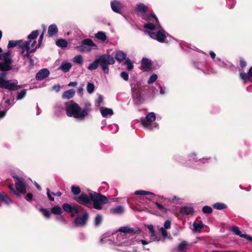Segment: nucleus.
<instances>
[{
    "label": "nucleus",
    "instance_id": "obj_1",
    "mask_svg": "<svg viewBox=\"0 0 252 252\" xmlns=\"http://www.w3.org/2000/svg\"><path fill=\"white\" fill-rule=\"evenodd\" d=\"M90 106V103H87L85 109L82 110L77 103H71L65 107L66 115L69 117H73L79 120H83L91 110Z\"/></svg>",
    "mask_w": 252,
    "mask_h": 252
},
{
    "label": "nucleus",
    "instance_id": "obj_2",
    "mask_svg": "<svg viewBox=\"0 0 252 252\" xmlns=\"http://www.w3.org/2000/svg\"><path fill=\"white\" fill-rule=\"evenodd\" d=\"M6 75L5 72L0 73V88H4L9 91H16L22 88V86L18 85L17 80L12 81L7 80Z\"/></svg>",
    "mask_w": 252,
    "mask_h": 252
},
{
    "label": "nucleus",
    "instance_id": "obj_3",
    "mask_svg": "<svg viewBox=\"0 0 252 252\" xmlns=\"http://www.w3.org/2000/svg\"><path fill=\"white\" fill-rule=\"evenodd\" d=\"M148 7L144 4L140 3L136 5V10L142 13V19L149 21H153L154 19L157 23V26L160 27L158 18L155 14H149L147 13Z\"/></svg>",
    "mask_w": 252,
    "mask_h": 252
},
{
    "label": "nucleus",
    "instance_id": "obj_4",
    "mask_svg": "<svg viewBox=\"0 0 252 252\" xmlns=\"http://www.w3.org/2000/svg\"><path fill=\"white\" fill-rule=\"evenodd\" d=\"M91 202H93V207L97 210H101L103 206L108 202L107 198L99 193H94L90 194Z\"/></svg>",
    "mask_w": 252,
    "mask_h": 252
},
{
    "label": "nucleus",
    "instance_id": "obj_5",
    "mask_svg": "<svg viewBox=\"0 0 252 252\" xmlns=\"http://www.w3.org/2000/svg\"><path fill=\"white\" fill-rule=\"evenodd\" d=\"M98 60L99 64L105 74H108L109 73V67L108 65L114 64L115 63L114 58L109 55L107 54H103L100 56Z\"/></svg>",
    "mask_w": 252,
    "mask_h": 252
},
{
    "label": "nucleus",
    "instance_id": "obj_6",
    "mask_svg": "<svg viewBox=\"0 0 252 252\" xmlns=\"http://www.w3.org/2000/svg\"><path fill=\"white\" fill-rule=\"evenodd\" d=\"M13 177L16 180L15 182L16 195L17 196H20L21 194H25L26 193V184L24 179L17 176H13Z\"/></svg>",
    "mask_w": 252,
    "mask_h": 252
},
{
    "label": "nucleus",
    "instance_id": "obj_7",
    "mask_svg": "<svg viewBox=\"0 0 252 252\" xmlns=\"http://www.w3.org/2000/svg\"><path fill=\"white\" fill-rule=\"evenodd\" d=\"M151 38L156 39L159 42H164L166 38L165 32L164 31H159L157 32L151 31L145 32Z\"/></svg>",
    "mask_w": 252,
    "mask_h": 252
},
{
    "label": "nucleus",
    "instance_id": "obj_8",
    "mask_svg": "<svg viewBox=\"0 0 252 252\" xmlns=\"http://www.w3.org/2000/svg\"><path fill=\"white\" fill-rule=\"evenodd\" d=\"M155 120V114L154 112H151L146 116L145 118L141 119V123L144 127L151 129L153 125L152 123Z\"/></svg>",
    "mask_w": 252,
    "mask_h": 252
},
{
    "label": "nucleus",
    "instance_id": "obj_9",
    "mask_svg": "<svg viewBox=\"0 0 252 252\" xmlns=\"http://www.w3.org/2000/svg\"><path fill=\"white\" fill-rule=\"evenodd\" d=\"M62 207L64 211L70 213L72 217H74L75 214L79 213V208L80 207L77 205L72 206L67 203L63 204Z\"/></svg>",
    "mask_w": 252,
    "mask_h": 252
},
{
    "label": "nucleus",
    "instance_id": "obj_10",
    "mask_svg": "<svg viewBox=\"0 0 252 252\" xmlns=\"http://www.w3.org/2000/svg\"><path fill=\"white\" fill-rule=\"evenodd\" d=\"M75 200L79 204L86 205L91 208V198L90 196H89L85 194H81L80 196L75 198Z\"/></svg>",
    "mask_w": 252,
    "mask_h": 252
},
{
    "label": "nucleus",
    "instance_id": "obj_11",
    "mask_svg": "<svg viewBox=\"0 0 252 252\" xmlns=\"http://www.w3.org/2000/svg\"><path fill=\"white\" fill-rule=\"evenodd\" d=\"M91 47H96L95 44L90 39H86L82 41V45L80 47V51L82 52H90L91 50Z\"/></svg>",
    "mask_w": 252,
    "mask_h": 252
},
{
    "label": "nucleus",
    "instance_id": "obj_12",
    "mask_svg": "<svg viewBox=\"0 0 252 252\" xmlns=\"http://www.w3.org/2000/svg\"><path fill=\"white\" fill-rule=\"evenodd\" d=\"M88 219V214L85 213L82 216L77 217L74 220V223L76 226H83L87 222Z\"/></svg>",
    "mask_w": 252,
    "mask_h": 252
},
{
    "label": "nucleus",
    "instance_id": "obj_13",
    "mask_svg": "<svg viewBox=\"0 0 252 252\" xmlns=\"http://www.w3.org/2000/svg\"><path fill=\"white\" fill-rule=\"evenodd\" d=\"M119 232H123L124 233L128 234H139L141 233V230L139 228L134 229L128 226H123L121 227L119 229Z\"/></svg>",
    "mask_w": 252,
    "mask_h": 252
},
{
    "label": "nucleus",
    "instance_id": "obj_14",
    "mask_svg": "<svg viewBox=\"0 0 252 252\" xmlns=\"http://www.w3.org/2000/svg\"><path fill=\"white\" fill-rule=\"evenodd\" d=\"M141 69L144 71H149L152 68V63L147 58H143L141 64Z\"/></svg>",
    "mask_w": 252,
    "mask_h": 252
},
{
    "label": "nucleus",
    "instance_id": "obj_15",
    "mask_svg": "<svg viewBox=\"0 0 252 252\" xmlns=\"http://www.w3.org/2000/svg\"><path fill=\"white\" fill-rule=\"evenodd\" d=\"M49 75V71L47 68L40 70L36 75L37 80H42L46 78Z\"/></svg>",
    "mask_w": 252,
    "mask_h": 252
},
{
    "label": "nucleus",
    "instance_id": "obj_16",
    "mask_svg": "<svg viewBox=\"0 0 252 252\" xmlns=\"http://www.w3.org/2000/svg\"><path fill=\"white\" fill-rule=\"evenodd\" d=\"M111 6L113 11L118 13H120L121 10L123 7V5L119 1L115 0L111 2Z\"/></svg>",
    "mask_w": 252,
    "mask_h": 252
},
{
    "label": "nucleus",
    "instance_id": "obj_17",
    "mask_svg": "<svg viewBox=\"0 0 252 252\" xmlns=\"http://www.w3.org/2000/svg\"><path fill=\"white\" fill-rule=\"evenodd\" d=\"M11 53L10 51H8L6 52L0 54V59L2 60L4 62H7L9 63H12V61L11 58Z\"/></svg>",
    "mask_w": 252,
    "mask_h": 252
},
{
    "label": "nucleus",
    "instance_id": "obj_18",
    "mask_svg": "<svg viewBox=\"0 0 252 252\" xmlns=\"http://www.w3.org/2000/svg\"><path fill=\"white\" fill-rule=\"evenodd\" d=\"M240 77L245 82L249 81L250 78L252 77V66L249 68L247 73L241 72L240 73Z\"/></svg>",
    "mask_w": 252,
    "mask_h": 252
},
{
    "label": "nucleus",
    "instance_id": "obj_19",
    "mask_svg": "<svg viewBox=\"0 0 252 252\" xmlns=\"http://www.w3.org/2000/svg\"><path fill=\"white\" fill-rule=\"evenodd\" d=\"M231 230L233 231V232L234 233H235V234L239 235L241 237L245 238L248 240H249L251 241L252 240V238L251 236H248L246 234H241V232L240 231L238 227L236 226H232Z\"/></svg>",
    "mask_w": 252,
    "mask_h": 252
},
{
    "label": "nucleus",
    "instance_id": "obj_20",
    "mask_svg": "<svg viewBox=\"0 0 252 252\" xmlns=\"http://www.w3.org/2000/svg\"><path fill=\"white\" fill-rule=\"evenodd\" d=\"M58 32V29L55 24H52L49 26L48 29V34L49 37H52L55 35Z\"/></svg>",
    "mask_w": 252,
    "mask_h": 252
},
{
    "label": "nucleus",
    "instance_id": "obj_21",
    "mask_svg": "<svg viewBox=\"0 0 252 252\" xmlns=\"http://www.w3.org/2000/svg\"><path fill=\"white\" fill-rule=\"evenodd\" d=\"M74 94L75 91L73 89H70L65 91L62 95V97L63 99H69L72 98Z\"/></svg>",
    "mask_w": 252,
    "mask_h": 252
},
{
    "label": "nucleus",
    "instance_id": "obj_22",
    "mask_svg": "<svg viewBox=\"0 0 252 252\" xmlns=\"http://www.w3.org/2000/svg\"><path fill=\"white\" fill-rule=\"evenodd\" d=\"M126 54L123 51H118L116 52L115 55L116 60L119 62H122L126 60Z\"/></svg>",
    "mask_w": 252,
    "mask_h": 252
},
{
    "label": "nucleus",
    "instance_id": "obj_23",
    "mask_svg": "<svg viewBox=\"0 0 252 252\" xmlns=\"http://www.w3.org/2000/svg\"><path fill=\"white\" fill-rule=\"evenodd\" d=\"M72 64L70 63L63 62V63L59 69L62 70L63 72H68L71 68Z\"/></svg>",
    "mask_w": 252,
    "mask_h": 252
},
{
    "label": "nucleus",
    "instance_id": "obj_24",
    "mask_svg": "<svg viewBox=\"0 0 252 252\" xmlns=\"http://www.w3.org/2000/svg\"><path fill=\"white\" fill-rule=\"evenodd\" d=\"M193 208L192 207L184 206L180 210V213L183 215L193 214Z\"/></svg>",
    "mask_w": 252,
    "mask_h": 252
},
{
    "label": "nucleus",
    "instance_id": "obj_25",
    "mask_svg": "<svg viewBox=\"0 0 252 252\" xmlns=\"http://www.w3.org/2000/svg\"><path fill=\"white\" fill-rule=\"evenodd\" d=\"M100 112L103 117H106L108 115L111 116L113 114V110L107 108H101Z\"/></svg>",
    "mask_w": 252,
    "mask_h": 252
},
{
    "label": "nucleus",
    "instance_id": "obj_26",
    "mask_svg": "<svg viewBox=\"0 0 252 252\" xmlns=\"http://www.w3.org/2000/svg\"><path fill=\"white\" fill-rule=\"evenodd\" d=\"M11 64L7 62L0 63V70L1 71H9L11 69Z\"/></svg>",
    "mask_w": 252,
    "mask_h": 252
},
{
    "label": "nucleus",
    "instance_id": "obj_27",
    "mask_svg": "<svg viewBox=\"0 0 252 252\" xmlns=\"http://www.w3.org/2000/svg\"><path fill=\"white\" fill-rule=\"evenodd\" d=\"M95 37L103 42L106 40L107 38L106 34L102 32H99L96 33L95 34Z\"/></svg>",
    "mask_w": 252,
    "mask_h": 252
},
{
    "label": "nucleus",
    "instance_id": "obj_28",
    "mask_svg": "<svg viewBox=\"0 0 252 252\" xmlns=\"http://www.w3.org/2000/svg\"><path fill=\"white\" fill-rule=\"evenodd\" d=\"M124 212V208L121 206H117L110 209V212L113 214H120Z\"/></svg>",
    "mask_w": 252,
    "mask_h": 252
},
{
    "label": "nucleus",
    "instance_id": "obj_29",
    "mask_svg": "<svg viewBox=\"0 0 252 252\" xmlns=\"http://www.w3.org/2000/svg\"><path fill=\"white\" fill-rule=\"evenodd\" d=\"M56 44L59 47L65 48L67 47L68 43L65 39H59L56 41Z\"/></svg>",
    "mask_w": 252,
    "mask_h": 252
},
{
    "label": "nucleus",
    "instance_id": "obj_30",
    "mask_svg": "<svg viewBox=\"0 0 252 252\" xmlns=\"http://www.w3.org/2000/svg\"><path fill=\"white\" fill-rule=\"evenodd\" d=\"M205 225L201 221L199 222H194L193 224V229L195 232L199 231Z\"/></svg>",
    "mask_w": 252,
    "mask_h": 252
},
{
    "label": "nucleus",
    "instance_id": "obj_31",
    "mask_svg": "<svg viewBox=\"0 0 252 252\" xmlns=\"http://www.w3.org/2000/svg\"><path fill=\"white\" fill-rule=\"evenodd\" d=\"M0 200L7 204L11 202V200L8 196L3 192H0Z\"/></svg>",
    "mask_w": 252,
    "mask_h": 252
},
{
    "label": "nucleus",
    "instance_id": "obj_32",
    "mask_svg": "<svg viewBox=\"0 0 252 252\" xmlns=\"http://www.w3.org/2000/svg\"><path fill=\"white\" fill-rule=\"evenodd\" d=\"M188 244L186 241H182L178 246L177 250L180 252H183L186 249Z\"/></svg>",
    "mask_w": 252,
    "mask_h": 252
},
{
    "label": "nucleus",
    "instance_id": "obj_33",
    "mask_svg": "<svg viewBox=\"0 0 252 252\" xmlns=\"http://www.w3.org/2000/svg\"><path fill=\"white\" fill-rule=\"evenodd\" d=\"M30 41H26L21 46V48L22 49V54H23L25 52V51H29L30 50Z\"/></svg>",
    "mask_w": 252,
    "mask_h": 252
},
{
    "label": "nucleus",
    "instance_id": "obj_34",
    "mask_svg": "<svg viewBox=\"0 0 252 252\" xmlns=\"http://www.w3.org/2000/svg\"><path fill=\"white\" fill-rule=\"evenodd\" d=\"M51 212L55 215H60L62 213L61 208L59 206H55L51 208Z\"/></svg>",
    "mask_w": 252,
    "mask_h": 252
},
{
    "label": "nucleus",
    "instance_id": "obj_35",
    "mask_svg": "<svg viewBox=\"0 0 252 252\" xmlns=\"http://www.w3.org/2000/svg\"><path fill=\"white\" fill-rule=\"evenodd\" d=\"M99 64V61H98V59H96L92 63H91L89 66H88V69L90 70H95L96 69L98 66V64Z\"/></svg>",
    "mask_w": 252,
    "mask_h": 252
},
{
    "label": "nucleus",
    "instance_id": "obj_36",
    "mask_svg": "<svg viewBox=\"0 0 252 252\" xmlns=\"http://www.w3.org/2000/svg\"><path fill=\"white\" fill-rule=\"evenodd\" d=\"M21 43H22L21 40H17V41L10 40L8 42L7 47L8 48H11L15 47L18 45L20 44Z\"/></svg>",
    "mask_w": 252,
    "mask_h": 252
},
{
    "label": "nucleus",
    "instance_id": "obj_37",
    "mask_svg": "<svg viewBox=\"0 0 252 252\" xmlns=\"http://www.w3.org/2000/svg\"><path fill=\"white\" fill-rule=\"evenodd\" d=\"M136 195H152L153 197H154L155 196V194L151 192H149V191H145V190H137L134 193Z\"/></svg>",
    "mask_w": 252,
    "mask_h": 252
},
{
    "label": "nucleus",
    "instance_id": "obj_38",
    "mask_svg": "<svg viewBox=\"0 0 252 252\" xmlns=\"http://www.w3.org/2000/svg\"><path fill=\"white\" fill-rule=\"evenodd\" d=\"M102 220V216L100 214H98L96 216L94 222L95 226H98L100 224Z\"/></svg>",
    "mask_w": 252,
    "mask_h": 252
},
{
    "label": "nucleus",
    "instance_id": "obj_39",
    "mask_svg": "<svg viewBox=\"0 0 252 252\" xmlns=\"http://www.w3.org/2000/svg\"><path fill=\"white\" fill-rule=\"evenodd\" d=\"M213 207L217 210H221L226 208V205L222 203H217L213 205Z\"/></svg>",
    "mask_w": 252,
    "mask_h": 252
},
{
    "label": "nucleus",
    "instance_id": "obj_40",
    "mask_svg": "<svg viewBox=\"0 0 252 252\" xmlns=\"http://www.w3.org/2000/svg\"><path fill=\"white\" fill-rule=\"evenodd\" d=\"M144 28L152 32L156 29V26L153 23H148L144 25Z\"/></svg>",
    "mask_w": 252,
    "mask_h": 252
},
{
    "label": "nucleus",
    "instance_id": "obj_41",
    "mask_svg": "<svg viewBox=\"0 0 252 252\" xmlns=\"http://www.w3.org/2000/svg\"><path fill=\"white\" fill-rule=\"evenodd\" d=\"M155 204L157 207V208L160 211H162L164 213H167L168 210L167 208H165L163 205L160 204L158 201L155 202Z\"/></svg>",
    "mask_w": 252,
    "mask_h": 252
},
{
    "label": "nucleus",
    "instance_id": "obj_42",
    "mask_svg": "<svg viewBox=\"0 0 252 252\" xmlns=\"http://www.w3.org/2000/svg\"><path fill=\"white\" fill-rule=\"evenodd\" d=\"M125 63L127 65V67H126L127 70L129 71L133 68V63L130 59H126Z\"/></svg>",
    "mask_w": 252,
    "mask_h": 252
},
{
    "label": "nucleus",
    "instance_id": "obj_43",
    "mask_svg": "<svg viewBox=\"0 0 252 252\" xmlns=\"http://www.w3.org/2000/svg\"><path fill=\"white\" fill-rule=\"evenodd\" d=\"M39 32L37 30L33 31L30 35H28V38L29 39H35L36 38Z\"/></svg>",
    "mask_w": 252,
    "mask_h": 252
},
{
    "label": "nucleus",
    "instance_id": "obj_44",
    "mask_svg": "<svg viewBox=\"0 0 252 252\" xmlns=\"http://www.w3.org/2000/svg\"><path fill=\"white\" fill-rule=\"evenodd\" d=\"M73 61L76 63L81 64L83 63V58L81 55H77L73 58Z\"/></svg>",
    "mask_w": 252,
    "mask_h": 252
},
{
    "label": "nucleus",
    "instance_id": "obj_45",
    "mask_svg": "<svg viewBox=\"0 0 252 252\" xmlns=\"http://www.w3.org/2000/svg\"><path fill=\"white\" fill-rule=\"evenodd\" d=\"M27 94V90L24 89L22 90L20 93L17 94V99L18 100H21L23 99Z\"/></svg>",
    "mask_w": 252,
    "mask_h": 252
},
{
    "label": "nucleus",
    "instance_id": "obj_46",
    "mask_svg": "<svg viewBox=\"0 0 252 252\" xmlns=\"http://www.w3.org/2000/svg\"><path fill=\"white\" fill-rule=\"evenodd\" d=\"M94 89V86L93 83H88L87 85V90L89 94H92Z\"/></svg>",
    "mask_w": 252,
    "mask_h": 252
},
{
    "label": "nucleus",
    "instance_id": "obj_47",
    "mask_svg": "<svg viewBox=\"0 0 252 252\" xmlns=\"http://www.w3.org/2000/svg\"><path fill=\"white\" fill-rule=\"evenodd\" d=\"M71 191L75 195H78L81 192V189L78 187L72 186L71 187Z\"/></svg>",
    "mask_w": 252,
    "mask_h": 252
},
{
    "label": "nucleus",
    "instance_id": "obj_48",
    "mask_svg": "<svg viewBox=\"0 0 252 252\" xmlns=\"http://www.w3.org/2000/svg\"><path fill=\"white\" fill-rule=\"evenodd\" d=\"M157 78H158V76H157V74H152L150 76V78L149 79V80L148 81V83L149 84H152V83L155 82L157 80Z\"/></svg>",
    "mask_w": 252,
    "mask_h": 252
},
{
    "label": "nucleus",
    "instance_id": "obj_49",
    "mask_svg": "<svg viewBox=\"0 0 252 252\" xmlns=\"http://www.w3.org/2000/svg\"><path fill=\"white\" fill-rule=\"evenodd\" d=\"M40 211L43 213V214L46 218H50V213L47 209L41 208L40 209Z\"/></svg>",
    "mask_w": 252,
    "mask_h": 252
},
{
    "label": "nucleus",
    "instance_id": "obj_50",
    "mask_svg": "<svg viewBox=\"0 0 252 252\" xmlns=\"http://www.w3.org/2000/svg\"><path fill=\"white\" fill-rule=\"evenodd\" d=\"M202 211L205 214H210L212 212V209L211 207L205 206L203 207Z\"/></svg>",
    "mask_w": 252,
    "mask_h": 252
},
{
    "label": "nucleus",
    "instance_id": "obj_51",
    "mask_svg": "<svg viewBox=\"0 0 252 252\" xmlns=\"http://www.w3.org/2000/svg\"><path fill=\"white\" fill-rule=\"evenodd\" d=\"M35 49L34 48V49H32V50H31V51H25L26 53H23V54H22L23 56L24 57H28L29 58H30V57H31L30 56V54L31 53H33L35 51Z\"/></svg>",
    "mask_w": 252,
    "mask_h": 252
},
{
    "label": "nucleus",
    "instance_id": "obj_52",
    "mask_svg": "<svg viewBox=\"0 0 252 252\" xmlns=\"http://www.w3.org/2000/svg\"><path fill=\"white\" fill-rule=\"evenodd\" d=\"M121 76L123 78L125 81H127L128 80V74L126 72L123 71L121 73Z\"/></svg>",
    "mask_w": 252,
    "mask_h": 252
},
{
    "label": "nucleus",
    "instance_id": "obj_53",
    "mask_svg": "<svg viewBox=\"0 0 252 252\" xmlns=\"http://www.w3.org/2000/svg\"><path fill=\"white\" fill-rule=\"evenodd\" d=\"M165 229H166L163 228V227L160 228L159 229L160 232H161L162 235L164 237H167V235H168L167 232L166 231V230Z\"/></svg>",
    "mask_w": 252,
    "mask_h": 252
},
{
    "label": "nucleus",
    "instance_id": "obj_54",
    "mask_svg": "<svg viewBox=\"0 0 252 252\" xmlns=\"http://www.w3.org/2000/svg\"><path fill=\"white\" fill-rule=\"evenodd\" d=\"M171 226V222L169 220H167L164 223V228L165 229H169Z\"/></svg>",
    "mask_w": 252,
    "mask_h": 252
},
{
    "label": "nucleus",
    "instance_id": "obj_55",
    "mask_svg": "<svg viewBox=\"0 0 252 252\" xmlns=\"http://www.w3.org/2000/svg\"><path fill=\"white\" fill-rule=\"evenodd\" d=\"M240 65L242 68H244L246 66L247 63L244 59H240Z\"/></svg>",
    "mask_w": 252,
    "mask_h": 252
},
{
    "label": "nucleus",
    "instance_id": "obj_56",
    "mask_svg": "<svg viewBox=\"0 0 252 252\" xmlns=\"http://www.w3.org/2000/svg\"><path fill=\"white\" fill-rule=\"evenodd\" d=\"M25 198L27 201H31L32 198V194L31 193H27L25 197Z\"/></svg>",
    "mask_w": 252,
    "mask_h": 252
},
{
    "label": "nucleus",
    "instance_id": "obj_57",
    "mask_svg": "<svg viewBox=\"0 0 252 252\" xmlns=\"http://www.w3.org/2000/svg\"><path fill=\"white\" fill-rule=\"evenodd\" d=\"M47 196H48V197L49 198V199L51 201H54V197H53L51 194H50V190L49 189H47Z\"/></svg>",
    "mask_w": 252,
    "mask_h": 252
},
{
    "label": "nucleus",
    "instance_id": "obj_58",
    "mask_svg": "<svg viewBox=\"0 0 252 252\" xmlns=\"http://www.w3.org/2000/svg\"><path fill=\"white\" fill-rule=\"evenodd\" d=\"M8 189L10 190L11 191L13 192L15 195L16 193V190H15L14 188L13 185L11 184L8 186Z\"/></svg>",
    "mask_w": 252,
    "mask_h": 252
},
{
    "label": "nucleus",
    "instance_id": "obj_59",
    "mask_svg": "<svg viewBox=\"0 0 252 252\" xmlns=\"http://www.w3.org/2000/svg\"><path fill=\"white\" fill-rule=\"evenodd\" d=\"M57 219L62 222L65 223L66 222L65 219L63 216H59L57 217Z\"/></svg>",
    "mask_w": 252,
    "mask_h": 252
},
{
    "label": "nucleus",
    "instance_id": "obj_60",
    "mask_svg": "<svg viewBox=\"0 0 252 252\" xmlns=\"http://www.w3.org/2000/svg\"><path fill=\"white\" fill-rule=\"evenodd\" d=\"M147 228L149 230V231H150L151 233L154 232V227L152 225H148L147 226Z\"/></svg>",
    "mask_w": 252,
    "mask_h": 252
},
{
    "label": "nucleus",
    "instance_id": "obj_61",
    "mask_svg": "<svg viewBox=\"0 0 252 252\" xmlns=\"http://www.w3.org/2000/svg\"><path fill=\"white\" fill-rule=\"evenodd\" d=\"M151 236L152 238L154 240H156L157 236L156 235L155 230L154 231V232H151Z\"/></svg>",
    "mask_w": 252,
    "mask_h": 252
},
{
    "label": "nucleus",
    "instance_id": "obj_62",
    "mask_svg": "<svg viewBox=\"0 0 252 252\" xmlns=\"http://www.w3.org/2000/svg\"><path fill=\"white\" fill-rule=\"evenodd\" d=\"M97 101L98 104H100L103 101V97L101 95H99Z\"/></svg>",
    "mask_w": 252,
    "mask_h": 252
},
{
    "label": "nucleus",
    "instance_id": "obj_63",
    "mask_svg": "<svg viewBox=\"0 0 252 252\" xmlns=\"http://www.w3.org/2000/svg\"><path fill=\"white\" fill-rule=\"evenodd\" d=\"M77 83L76 82H71L68 84V86L69 87L73 86L75 87L77 85Z\"/></svg>",
    "mask_w": 252,
    "mask_h": 252
},
{
    "label": "nucleus",
    "instance_id": "obj_64",
    "mask_svg": "<svg viewBox=\"0 0 252 252\" xmlns=\"http://www.w3.org/2000/svg\"><path fill=\"white\" fill-rule=\"evenodd\" d=\"M60 86L59 85H55L53 86V89L56 91L59 92L60 90Z\"/></svg>",
    "mask_w": 252,
    "mask_h": 252
}]
</instances>
